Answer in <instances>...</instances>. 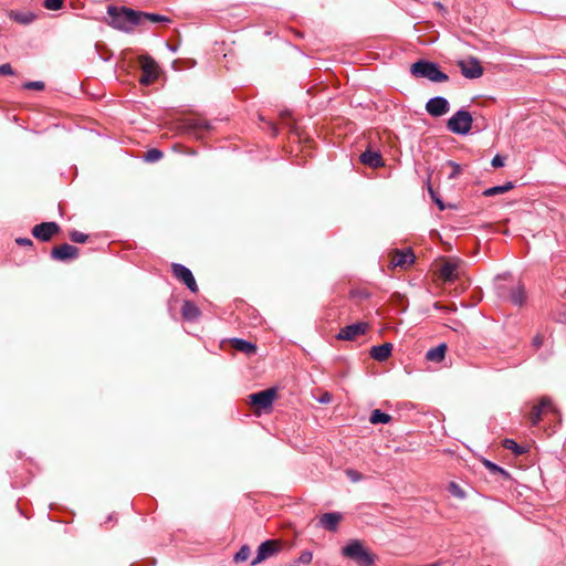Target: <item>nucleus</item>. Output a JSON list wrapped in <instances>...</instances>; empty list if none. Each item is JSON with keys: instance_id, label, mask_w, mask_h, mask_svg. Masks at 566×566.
<instances>
[{"instance_id": "f257e3e1", "label": "nucleus", "mask_w": 566, "mask_h": 566, "mask_svg": "<svg viewBox=\"0 0 566 566\" xmlns=\"http://www.w3.org/2000/svg\"><path fill=\"white\" fill-rule=\"evenodd\" d=\"M107 14L109 15V25L119 31L129 33L133 31L134 27L140 25L139 11L134 9L109 6L107 8Z\"/></svg>"}, {"instance_id": "f03ea898", "label": "nucleus", "mask_w": 566, "mask_h": 566, "mask_svg": "<svg viewBox=\"0 0 566 566\" xmlns=\"http://www.w3.org/2000/svg\"><path fill=\"white\" fill-rule=\"evenodd\" d=\"M410 72L415 77L427 78L433 83H443L449 80L448 74L441 71L437 63L427 60L415 62Z\"/></svg>"}, {"instance_id": "7ed1b4c3", "label": "nucleus", "mask_w": 566, "mask_h": 566, "mask_svg": "<svg viewBox=\"0 0 566 566\" xmlns=\"http://www.w3.org/2000/svg\"><path fill=\"white\" fill-rule=\"evenodd\" d=\"M343 555L356 562L359 566H373L374 556L363 546L358 539L350 541L343 547Z\"/></svg>"}, {"instance_id": "20e7f679", "label": "nucleus", "mask_w": 566, "mask_h": 566, "mask_svg": "<svg viewBox=\"0 0 566 566\" xmlns=\"http://www.w3.org/2000/svg\"><path fill=\"white\" fill-rule=\"evenodd\" d=\"M473 117L464 108L457 111L447 122L449 132L457 135H468L472 128Z\"/></svg>"}, {"instance_id": "39448f33", "label": "nucleus", "mask_w": 566, "mask_h": 566, "mask_svg": "<svg viewBox=\"0 0 566 566\" xmlns=\"http://www.w3.org/2000/svg\"><path fill=\"white\" fill-rule=\"evenodd\" d=\"M171 272L177 280L181 281L191 292L196 293L198 291V285L195 280V276L187 266L180 263H172Z\"/></svg>"}, {"instance_id": "423d86ee", "label": "nucleus", "mask_w": 566, "mask_h": 566, "mask_svg": "<svg viewBox=\"0 0 566 566\" xmlns=\"http://www.w3.org/2000/svg\"><path fill=\"white\" fill-rule=\"evenodd\" d=\"M142 63V76L139 78L140 84L149 85L158 77L157 63L150 56H143Z\"/></svg>"}, {"instance_id": "0eeeda50", "label": "nucleus", "mask_w": 566, "mask_h": 566, "mask_svg": "<svg viewBox=\"0 0 566 566\" xmlns=\"http://www.w3.org/2000/svg\"><path fill=\"white\" fill-rule=\"evenodd\" d=\"M426 111L432 117H441L450 111V103L443 96H434L426 103Z\"/></svg>"}, {"instance_id": "6e6552de", "label": "nucleus", "mask_w": 566, "mask_h": 566, "mask_svg": "<svg viewBox=\"0 0 566 566\" xmlns=\"http://www.w3.org/2000/svg\"><path fill=\"white\" fill-rule=\"evenodd\" d=\"M60 231V226L54 222H42L33 227L32 234L43 242L50 241L51 238Z\"/></svg>"}, {"instance_id": "1a4fd4ad", "label": "nucleus", "mask_w": 566, "mask_h": 566, "mask_svg": "<svg viewBox=\"0 0 566 566\" xmlns=\"http://www.w3.org/2000/svg\"><path fill=\"white\" fill-rule=\"evenodd\" d=\"M275 397L276 390L274 388H269L250 395L249 399L252 405L258 406L261 409H268L273 405Z\"/></svg>"}, {"instance_id": "9d476101", "label": "nucleus", "mask_w": 566, "mask_h": 566, "mask_svg": "<svg viewBox=\"0 0 566 566\" xmlns=\"http://www.w3.org/2000/svg\"><path fill=\"white\" fill-rule=\"evenodd\" d=\"M459 67L464 77L474 80L483 74V67L476 57H470L468 61L459 62Z\"/></svg>"}, {"instance_id": "9b49d317", "label": "nucleus", "mask_w": 566, "mask_h": 566, "mask_svg": "<svg viewBox=\"0 0 566 566\" xmlns=\"http://www.w3.org/2000/svg\"><path fill=\"white\" fill-rule=\"evenodd\" d=\"M78 256V248L71 245L69 243H63L61 245L54 247L51 250V258L57 261H69L74 260Z\"/></svg>"}, {"instance_id": "f8f14e48", "label": "nucleus", "mask_w": 566, "mask_h": 566, "mask_svg": "<svg viewBox=\"0 0 566 566\" xmlns=\"http://www.w3.org/2000/svg\"><path fill=\"white\" fill-rule=\"evenodd\" d=\"M368 328V324L365 322H358L355 324L343 327L338 335V339L354 340L356 337L364 335Z\"/></svg>"}, {"instance_id": "ddd939ff", "label": "nucleus", "mask_w": 566, "mask_h": 566, "mask_svg": "<svg viewBox=\"0 0 566 566\" xmlns=\"http://www.w3.org/2000/svg\"><path fill=\"white\" fill-rule=\"evenodd\" d=\"M279 547L274 541H265L263 542L256 552L255 558L251 562V566H255L263 562L264 559L271 557L277 552Z\"/></svg>"}, {"instance_id": "4468645a", "label": "nucleus", "mask_w": 566, "mask_h": 566, "mask_svg": "<svg viewBox=\"0 0 566 566\" xmlns=\"http://www.w3.org/2000/svg\"><path fill=\"white\" fill-rule=\"evenodd\" d=\"M415 262V254L411 249L398 250L392 256L391 265L394 268L405 269Z\"/></svg>"}, {"instance_id": "2eb2a0df", "label": "nucleus", "mask_w": 566, "mask_h": 566, "mask_svg": "<svg viewBox=\"0 0 566 566\" xmlns=\"http://www.w3.org/2000/svg\"><path fill=\"white\" fill-rule=\"evenodd\" d=\"M342 520V514L338 512L325 513L319 517V525L327 531L335 532Z\"/></svg>"}, {"instance_id": "dca6fc26", "label": "nucleus", "mask_w": 566, "mask_h": 566, "mask_svg": "<svg viewBox=\"0 0 566 566\" xmlns=\"http://www.w3.org/2000/svg\"><path fill=\"white\" fill-rule=\"evenodd\" d=\"M392 352V344L391 343H384L381 345H376L370 348V356L377 361H384L386 360Z\"/></svg>"}, {"instance_id": "f3484780", "label": "nucleus", "mask_w": 566, "mask_h": 566, "mask_svg": "<svg viewBox=\"0 0 566 566\" xmlns=\"http://www.w3.org/2000/svg\"><path fill=\"white\" fill-rule=\"evenodd\" d=\"M201 314L199 307L191 301H185L181 307V315L186 321L193 322Z\"/></svg>"}, {"instance_id": "a211bd4d", "label": "nucleus", "mask_w": 566, "mask_h": 566, "mask_svg": "<svg viewBox=\"0 0 566 566\" xmlns=\"http://www.w3.org/2000/svg\"><path fill=\"white\" fill-rule=\"evenodd\" d=\"M360 160L363 164L373 168L382 166V158L378 151L368 149L360 155Z\"/></svg>"}, {"instance_id": "6ab92c4d", "label": "nucleus", "mask_w": 566, "mask_h": 566, "mask_svg": "<svg viewBox=\"0 0 566 566\" xmlns=\"http://www.w3.org/2000/svg\"><path fill=\"white\" fill-rule=\"evenodd\" d=\"M440 275L444 281H454L458 276V264L454 262H446L440 269Z\"/></svg>"}, {"instance_id": "aec40b11", "label": "nucleus", "mask_w": 566, "mask_h": 566, "mask_svg": "<svg viewBox=\"0 0 566 566\" xmlns=\"http://www.w3.org/2000/svg\"><path fill=\"white\" fill-rule=\"evenodd\" d=\"M446 352L447 345L444 343L439 344L426 353V359L433 363H440L444 358Z\"/></svg>"}, {"instance_id": "412c9836", "label": "nucleus", "mask_w": 566, "mask_h": 566, "mask_svg": "<svg viewBox=\"0 0 566 566\" xmlns=\"http://www.w3.org/2000/svg\"><path fill=\"white\" fill-rule=\"evenodd\" d=\"M509 298L514 305L521 306L525 301V291L521 284L513 286L510 291Z\"/></svg>"}, {"instance_id": "4be33fe9", "label": "nucleus", "mask_w": 566, "mask_h": 566, "mask_svg": "<svg viewBox=\"0 0 566 566\" xmlns=\"http://www.w3.org/2000/svg\"><path fill=\"white\" fill-rule=\"evenodd\" d=\"M232 345L237 350L248 354V355L253 354L256 350V347L254 344H252L251 342H248L245 339H242V338H233Z\"/></svg>"}, {"instance_id": "5701e85b", "label": "nucleus", "mask_w": 566, "mask_h": 566, "mask_svg": "<svg viewBox=\"0 0 566 566\" xmlns=\"http://www.w3.org/2000/svg\"><path fill=\"white\" fill-rule=\"evenodd\" d=\"M210 127L209 122L203 119H192L187 124L188 132L193 134H197V132L209 130Z\"/></svg>"}, {"instance_id": "b1692460", "label": "nucleus", "mask_w": 566, "mask_h": 566, "mask_svg": "<svg viewBox=\"0 0 566 566\" xmlns=\"http://www.w3.org/2000/svg\"><path fill=\"white\" fill-rule=\"evenodd\" d=\"M513 187H514L513 182L512 181H507L504 185L494 186V187H490V188L485 189L483 191V195L485 197H493V196H496V195H500V193H504V192L513 189Z\"/></svg>"}, {"instance_id": "393cba45", "label": "nucleus", "mask_w": 566, "mask_h": 566, "mask_svg": "<svg viewBox=\"0 0 566 566\" xmlns=\"http://www.w3.org/2000/svg\"><path fill=\"white\" fill-rule=\"evenodd\" d=\"M139 14H140V24H143L145 21L155 22V23L170 21V19L167 15H161L158 13H148V12L139 11Z\"/></svg>"}, {"instance_id": "a878e982", "label": "nucleus", "mask_w": 566, "mask_h": 566, "mask_svg": "<svg viewBox=\"0 0 566 566\" xmlns=\"http://www.w3.org/2000/svg\"><path fill=\"white\" fill-rule=\"evenodd\" d=\"M390 420H391V417L388 413H385L379 409H375L371 412L370 418H369V421L374 424L388 423V422H390Z\"/></svg>"}, {"instance_id": "bb28decb", "label": "nucleus", "mask_w": 566, "mask_h": 566, "mask_svg": "<svg viewBox=\"0 0 566 566\" xmlns=\"http://www.w3.org/2000/svg\"><path fill=\"white\" fill-rule=\"evenodd\" d=\"M483 464L486 469H489V471L493 474H501L504 479H509L510 478V473L504 470L503 468H501L500 465H497L496 463L490 461V460H483Z\"/></svg>"}, {"instance_id": "cd10ccee", "label": "nucleus", "mask_w": 566, "mask_h": 566, "mask_svg": "<svg viewBox=\"0 0 566 566\" xmlns=\"http://www.w3.org/2000/svg\"><path fill=\"white\" fill-rule=\"evenodd\" d=\"M503 447L507 450H511L514 454L521 455L526 452V449L522 446H520L515 440L513 439H505L503 441Z\"/></svg>"}, {"instance_id": "c85d7f7f", "label": "nucleus", "mask_w": 566, "mask_h": 566, "mask_svg": "<svg viewBox=\"0 0 566 566\" xmlns=\"http://www.w3.org/2000/svg\"><path fill=\"white\" fill-rule=\"evenodd\" d=\"M543 413H544V411L542 410L541 407H538L537 405L533 406V408H532V410L530 412V416H528L531 424L533 427L538 426V423L542 420V415Z\"/></svg>"}, {"instance_id": "c756f323", "label": "nucleus", "mask_w": 566, "mask_h": 566, "mask_svg": "<svg viewBox=\"0 0 566 566\" xmlns=\"http://www.w3.org/2000/svg\"><path fill=\"white\" fill-rule=\"evenodd\" d=\"M163 151L157 149V148H151L149 150H147L144 155V159L145 161L147 163H156L158 161L159 159L163 158Z\"/></svg>"}, {"instance_id": "7c9ffc66", "label": "nucleus", "mask_w": 566, "mask_h": 566, "mask_svg": "<svg viewBox=\"0 0 566 566\" xmlns=\"http://www.w3.org/2000/svg\"><path fill=\"white\" fill-rule=\"evenodd\" d=\"M13 19L19 23L29 24L35 19V15L31 12H19L13 15Z\"/></svg>"}, {"instance_id": "2f4dec72", "label": "nucleus", "mask_w": 566, "mask_h": 566, "mask_svg": "<svg viewBox=\"0 0 566 566\" xmlns=\"http://www.w3.org/2000/svg\"><path fill=\"white\" fill-rule=\"evenodd\" d=\"M537 406L541 407L544 412H556L557 411L555 406L553 405L552 399L547 396L542 397Z\"/></svg>"}, {"instance_id": "473e14b6", "label": "nucleus", "mask_w": 566, "mask_h": 566, "mask_svg": "<svg viewBox=\"0 0 566 566\" xmlns=\"http://www.w3.org/2000/svg\"><path fill=\"white\" fill-rule=\"evenodd\" d=\"M448 490L453 496L458 499L463 500L467 496L464 490L455 482H450Z\"/></svg>"}, {"instance_id": "72a5a7b5", "label": "nucleus", "mask_w": 566, "mask_h": 566, "mask_svg": "<svg viewBox=\"0 0 566 566\" xmlns=\"http://www.w3.org/2000/svg\"><path fill=\"white\" fill-rule=\"evenodd\" d=\"M251 549L248 545L241 546V548L234 555V560L237 563L239 562H245L250 556Z\"/></svg>"}, {"instance_id": "f704fd0d", "label": "nucleus", "mask_w": 566, "mask_h": 566, "mask_svg": "<svg viewBox=\"0 0 566 566\" xmlns=\"http://www.w3.org/2000/svg\"><path fill=\"white\" fill-rule=\"evenodd\" d=\"M87 238V234L76 230L70 232V239L75 243H85Z\"/></svg>"}, {"instance_id": "c9c22d12", "label": "nucleus", "mask_w": 566, "mask_h": 566, "mask_svg": "<svg viewBox=\"0 0 566 566\" xmlns=\"http://www.w3.org/2000/svg\"><path fill=\"white\" fill-rule=\"evenodd\" d=\"M65 0H44L43 6L48 10H59L63 7Z\"/></svg>"}, {"instance_id": "e433bc0d", "label": "nucleus", "mask_w": 566, "mask_h": 566, "mask_svg": "<svg viewBox=\"0 0 566 566\" xmlns=\"http://www.w3.org/2000/svg\"><path fill=\"white\" fill-rule=\"evenodd\" d=\"M44 83L42 81H32V82H27L23 84V87L25 90H38V91H41L44 88Z\"/></svg>"}, {"instance_id": "4c0bfd02", "label": "nucleus", "mask_w": 566, "mask_h": 566, "mask_svg": "<svg viewBox=\"0 0 566 566\" xmlns=\"http://www.w3.org/2000/svg\"><path fill=\"white\" fill-rule=\"evenodd\" d=\"M346 475L349 478L352 482H358L363 478V475L358 471L353 469L346 470Z\"/></svg>"}, {"instance_id": "58836bf2", "label": "nucleus", "mask_w": 566, "mask_h": 566, "mask_svg": "<svg viewBox=\"0 0 566 566\" xmlns=\"http://www.w3.org/2000/svg\"><path fill=\"white\" fill-rule=\"evenodd\" d=\"M429 192H430L432 200L436 202V205L439 207V209L444 210L446 206H444L443 201L441 200V198L439 196L436 195V192L432 190L431 187H429Z\"/></svg>"}, {"instance_id": "ea45409f", "label": "nucleus", "mask_w": 566, "mask_h": 566, "mask_svg": "<svg viewBox=\"0 0 566 566\" xmlns=\"http://www.w3.org/2000/svg\"><path fill=\"white\" fill-rule=\"evenodd\" d=\"M313 558V555L310 551H304L301 553L298 557V563L301 564H310Z\"/></svg>"}, {"instance_id": "a19ab883", "label": "nucleus", "mask_w": 566, "mask_h": 566, "mask_svg": "<svg viewBox=\"0 0 566 566\" xmlns=\"http://www.w3.org/2000/svg\"><path fill=\"white\" fill-rule=\"evenodd\" d=\"M504 163H505V158L501 155H495L493 158H492V161H491V165L494 167V168H500V167H503L504 166Z\"/></svg>"}, {"instance_id": "79ce46f5", "label": "nucleus", "mask_w": 566, "mask_h": 566, "mask_svg": "<svg viewBox=\"0 0 566 566\" xmlns=\"http://www.w3.org/2000/svg\"><path fill=\"white\" fill-rule=\"evenodd\" d=\"M13 69L9 63H4L0 65V75H12Z\"/></svg>"}, {"instance_id": "37998d69", "label": "nucleus", "mask_w": 566, "mask_h": 566, "mask_svg": "<svg viewBox=\"0 0 566 566\" xmlns=\"http://www.w3.org/2000/svg\"><path fill=\"white\" fill-rule=\"evenodd\" d=\"M543 344V336L541 334H536L532 339V346L537 350Z\"/></svg>"}, {"instance_id": "c03bdc74", "label": "nucleus", "mask_w": 566, "mask_h": 566, "mask_svg": "<svg viewBox=\"0 0 566 566\" xmlns=\"http://www.w3.org/2000/svg\"><path fill=\"white\" fill-rule=\"evenodd\" d=\"M15 242H17V244L22 245V247H32L33 245L32 240L29 238H17Z\"/></svg>"}, {"instance_id": "a18cd8bd", "label": "nucleus", "mask_w": 566, "mask_h": 566, "mask_svg": "<svg viewBox=\"0 0 566 566\" xmlns=\"http://www.w3.org/2000/svg\"><path fill=\"white\" fill-rule=\"evenodd\" d=\"M450 165L453 168L452 172L450 174V178H454L460 174L461 167H460V165H458L457 163H453V161H450Z\"/></svg>"}, {"instance_id": "49530a36", "label": "nucleus", "mask_w": 566, "mask_h": 566, "mask_svg": "<svg viewBox=\"0 0 566 566\" xmlns=\"http://www.w3.org/2000/svg\"><path fill=\"white\" fill-rule=\"evenodd\" d=\"M555 321L562 324L566 323V308L558 312V314L555 316Z\"/></svg>"}, {"instance_id": "de8ad7c7", "label": "nucleus", "mask_w": 566, "mask_h": 566, "mask_svg": "<svg viewBox=\"0 0 566 566\" xmlns=\"http://www.w3.org/2000/svg\"><path fill=\"white\" fill-rule=\"evenodd\" d=\"M321 403H328L332 400V396L328 392H325L321 398L317 399Z\"/></svg>"}, {"instance_id": "09e8293b", "label": "nucleus", "mask_w": 566, "mask_h": 566, "mask_svg": "<svg viewBox=\"0 0 566 566\" xmlns=\"http://www.w3.org/2000/svg\"><path fill=\"white\" fill-rule=\"evenodd\" d=\"M270 128H271V130H272V134H273V135H276L277 129H276V127H275L273 124H270Z\"/></svg>"}, {"instance_id": "8fccbe9b", "label": "nucleus", "mask_w": 566, "mask_h": 566, "mask_svg": "<svg viewBox=\"0 0 566 566\" xmlns=\"http://www.w3.org/2000/svg\"><path fill=\"white\" fill-rule=\"evenodd\" d=\"M497 294L499 296L504 297V292L502 291L501 286L497 287Z\"/></svg>"}, {"instance_id": "3c124183", "label": "nucleus", "mask_w": 566, "mask_h": 566, "mask_svg": "<svg viewBox=\"0 0 566 566\" xmlns=\"http://www.w3.org/2000/svg\"><path fill=\"white\" fill-rule=\"evenodd\" d=\"M433 307H434L436 310H442V308H444V307H443V306H441L438 302L433 304Z\"/></svg>"}]
</instances>
